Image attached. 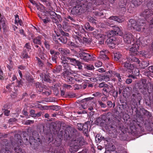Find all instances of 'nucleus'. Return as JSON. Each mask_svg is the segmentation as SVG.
Instances as JSON below:
<instances>
[{
	"instance_id": "1",
	"label": "nucleus",
	"mask_w": 153,
	"mask_h": 153,
	"mask_svg": "<svg viewBox=\"0 0 153 153\" xmlns=\"http://www.w3.org/2000/svg\"><path fill=\"white\" fill-rule=\"evenodd\" d=\"M127 26L129 29L132 28L138 31L146 32L149 30V29H147L145 23L141 20L136 22L133 19H131L128 23Z\"/></svg>"
},
{
	"instance_id": "2",
	"label": "nucleus",
	"mask_w": 153,
	"mask_h": 153,
	"mask_svg": "<svg viewBox=\"0 0 153 153\" xmlns=\"http://www.w3.org/2000/svg\"><path fill=\"white\" fill-rule=\"evenodd\" d=\"M94 0H86L84 3L78 5L73 7L71 10V13L74 15H79L86 12L90 8L94 2ZM83 2H82V3Z\"/></svg>"
},
{
	"instance_id": "3",
	"label": "nucleus",
	"mask_w": 153,
	"mask_h": 153,
	"mask_svg": "<svg viewBox=\"0 0 153 153\" xmlns=\"http://www.w3.org/2000/svg\"><path fill=\"white\" fill-rule=\"evenodd\" d=\"M86 143L84 138L82 137H78L74 140H73L71 144V149L74 152L77 151L81 147Z\"/></svg>"
},
{
	"instance_id": "4",
	"label": "nucleus",
	"mask_w": 153,
	"mask_h": 153,
	"mask_svg": "<svg viewBox=\"0 0 153 153\" xmlns=\"http://www.w3.org/2000/svg\"><path fill=\"white\" fill-rule=\"evenodd\" d=\"M149 9L145 10L141 13V16L147 19L153 15L152 11L150 9L153 10V2H149L147 5Z\"/></svg>"
},
{
	"instance_id": "5",
	"label": "nucleus",
	"mask_w": 153,
	"mask_h": 153,
	"mask_svg": "<svg viewBox=\"0 0 153 153\" xmlns=\"http://www.w3.org/2000/svg\"><path fill=\"white\" fill-rule=\"evenodd\" d=\"M48 14L50 15L51 18L52 19L53 22L55 23L57 25L58 28H60L62 27L61 24H58L59 21L61 20V16L58 15L53 11H49Z\"/></svg>"
},
{
	"instance_id": "6",
	"label": "nucleus",
	"mask_w": 153,
	"mask_h": 153,
	"mask_svg": "<svg viewBox=\"0 0 153 153\" xmlns=\"http://www.w3.org/2000/svg\"><path fill=\"white\" fill-rule=\"evenodd\" d=\"M124 19L123 18H120L117 16H112L110 17L107 20L106 24L107 25L110 26L113 24L114 21H116L119 23H122L124 21Z\"/></svg>"
},
{
	"instance_id": "7",
	"label": "nucleus",
	"mask_w": 153,
	"mask_h": 153,
	"mask_svg": "<svg viewBox=\"0 0 153 153\" xmlns=\"http://www.w3.org/2000/svg\"><path fill=\"white\" fill-rule=\"evenodd\" d=\"M78 56L84 61L88 62L92 59V56L91 54L83 52L79 53Z\"/></svg>"
},
{
	"instance_id": "8",
	"label": "nucleus",
	"mask_w": 153,
	"mask_h": 153,
	"mask_svg": "<svg viewBox=\"0 0 153 153\" xmlns=\"http://www.w3.org/2000/svg\"><path fill=\"white\" fill-rule=\"evenodd\" d=\"M123 38L124 42L128 44L133 42L134 40L133 36L129 32H125L123 35Z\"/></svg>"
},
{
	"instance_id": "9",
	"label": "nucleus",
	"mask_w": 153,
	"mask_h": 153,
	"mask_svg": "<svg viewBox=\"0 0 153 153\" xmlns=\"http://www.w3.org/2000/svg\"><path fill=\"white\" fill-rule=\"evenodd\" d=\"M73 59V58L62 56L61 58V62L63 64V66L66 67L68 65V62L71 65Z\"/></svg>"
},
{
	"instance_id": "10",
	"label": "nucleus",
	"mask_w": 153,
	"mask_h": 153,
	"mask_svg": "<svg viewBox=\"0 0 153 153\" xmlns=\"http://www.w3.org/2000/svg\"><path fill=\"white\" fill-rule=\"evenodd\" d=\"M139 48L138 44H134L132 46L130 49L129 55L130 56H135L138 54V50Z\"/></svg>"
},
{
	"instance_id": "11",
	"label": "nucleus",
	"mask_w": 153,
	"mask_h": 153,
	"mask_svg": "<svg viewBox=\"0 0 153 153\" xmlns=\"http://www.w3.org/2000/svg\"><path fill=\"white\" fill-rule=\"evenodd\" d=\"M76 28L78 29V31L76 32H75L76 34L79 36L80 37H82L83 36V34L85 32V30L82 26H80L79 25H77L76 26Z\"/></svg>"
},
{
	"instance_id": "12",
	"label": "nucleus",
	"mask_w": 153,
	"mask_h": 153,
	"mask_svg": "<svg viewBox=\"0 0 153 153\" xmlns=\"http://www.w3.org/2000/svg\"><path fill=\"white\" fill-rule=\"evenodd\" d=\"M40 76L41 77V79H42V81H44L47 82H51V80L50 79V77L48 74H45L42 73L40 74Z\"/></svg>"
},
{
	"instance_id": "13",
	"label": "nucleus",
	"mask_w": 153,
	"mask_h": 153,
	"mask_svg": "<svg viewBox=\"0 0 153 153\" xmlns=\"http://www.w3.org/2000/svg\"><path fill=\"white\" fill-rule=\"evenodd\" d=\"M127 0H120L119 3L120 9H122L124 12L126 10V7L128 6Z\"/></svg>"
},
{
	"instance_id": "14",
	"label": "nucleus",
	"mask_w": 153,
	"mask_h": 153,
	"mask_svg": "<svg viewBox=\"0 0 153 153\" xmlns=\"http://www.w3.org/2000/svg\"><path fill=\"white\" fill-rule=\"evenodd\" d=\"M136 123L137 122L136 121L133 120L132 121L130 124V129L131 130V132L134 134L137 133V129L135 126Z\"/></svg>"
},
{
	"instance_id": "15",
	"label": "nucleus",
	"mask_w": 153,
	"mask_h": 153,
	"mask_svg": "<svg viewBox=\"0 0 153 153\" xmlns=\"http://www.w3.org/2000/svg\"><path fill=\"white\" fill-rule=\"evenodd\" d=\"M8 141L6 140H4L1 142V144L3 146L2 147L1 151H2L3 152H5V151L7 152L8 151L7 148L8 147Z\"/></svg>"
},
{
	"instance_id": "16",
	"label": "nucleus",
	"mask_w": 153,
	"mask_h": 153,
	"mask_svg": "<svg viewBox=\"0 0 153 153\" xmlns=\"http://www.w3.org/2000/svg\"><path fill=\"white\" fill-rule=\"evenodd\" d=\"M35 86L37 90L39 92L44 91V90H45V86L40 84L39 82H37L35 83Z\"/></svg>"
},
{
	"instance_id": "17",
	"label": "nucleus",
	"mask_w": 153,
	"mask_h": 153,
	"mask_svg": "<svg viewBox=\"0 0 153 153\" xmlns=\"http://www.w3.org/2000/svg\"><path fill=\"white\" fill-rule=\"evenodd\" d=\"M141 113L143 114L144 116L143 118H147L148 119L151 118L152 117V115L149 112L144 109H142L141 110Z\"/></svg>"
},
{
	"instance_id": "18",
	"label": "nucleus",
	"mask_w": 153,
	"mask_h": 153,
	"mask_svg": "<svg viewBox=\"0 0 153 153\" xmlns=\"http://www.w3.org/2000/svg\"><path fill=\"white\" fill-rule=\"evenodd\" d=\"M127 60L130 62H134L138 64H139L140 63V60L134 56H131V57L129 56L127 58Z\"/></svg>"
},
{
	"instance_id": "19",
	"label": "nucleus",
	"mask_w": 153,
	"mask_h": 153,
	"mask_svg": "<svg viewBox=\"0 0 153 153\" xmlns=\"http://www.w3.org/2000/svg\"><path fill=\"white\" fill-rule=\"evenodd\" d=\"M31 37L32 39L33 42L34 44L39 45L41 44V37L40 36H39L37 37L33 38V35H32Z\"/></svg>"
},
{
	"instance_id": "20",
	"label": "nucleus",
	"mask_w": 153,
	"mask_h": 153,
	"mask_svg": "<svg viewBox=\"0 0 153 153\" xmlns=\"http://www.w3.org/2000/svg\"><path fill=\"white\" fill-rule=\"evenodd\" d=\"M114 27V30H113L115 35H118L121 36L122 35V32L121 31L120 28L116 25L112 26Z\"/></svg>"
},
{
	"instance_id": "21",
	"label": "nucleus",
	"mask_w": 153,
	"mask_h": 153,
	"mask_svg": "<svg viewBox=\"0 0 153 153\" xmlns=\"http://www.w3.org/2000/svg\"><path fill=\"white\" fill-rule=\"evenodd\" d=\"M6 19L4 18H1L0 20V29L1 27L4 30H5L6 28Z\"/></svg>"
},
{
	"instance_id": "22",
	"label": "nucleus",
	"mask_w": 153,
	"mask_h": 153,
	"mask_svg": "<svg viewBox=\"0 0 153 153\" xmlns=\"http://www.w3.org/2000/svg\"><path fill=\"white\" fill-rule=\"evenodd\" d=\"M58 50L63 56V55L69 54L70 53V51L67 49L60 48L58 49Z\"/></svg>"
},
{
	"instance_id": "23",
	"label": "nucleus",
	"mask_w": 153,
	"mask_h": 153,
	"mask_svg": "<svg viewBox=\"0 0 153 153\" xmlns=\"http://www.w3.org/2000/svg\"><path fill=\"white\" fill-rule=\"evenodd\" d=\"M71 65H73L77 66L79 69L82 68V67L81 65V63L78 60H77L75 59L74 58Z\"/></svg>"
},
{
	"instance_id": "24",
	"label": "nucleus",
	"mask_w": 153,
	"mask_h": 153,
	"mask_svg": "<svg viewBox=\"0 0 153 153\" xmlns=\"http://www.w3.org/2000/svg\"><path fill=\"white\" fill-rule=\"evenodd\" d=\"M132 96L136 100H137L140 103V100H142V97L141 94L138 92H135L132 95Z\"/></svg>"
},
{
	"instance_id": "25",
	"label": "nucleus",
	"mask_w": 153,
	"mask_h": 153,
	"mask_svg": "<svg viewBox=\"0 0 153 153\" xmlns=\"http://www.w3.org/2000/svg\"><path fill=\"white\" fill-rule=\"evenodd\" d=\"M89 104L88 105V109L90 111H92L94 109H95L96 104L94 102L89 101L88 102Z\"/></svg>"
},
{
	"instance_id": "26",
	"label": "nucleus",
	"mask_w": 153,
	"mask_h": 153,
	"mask_svg": "<svg viewBox=\"0 0 153 153\" xmlns=\"http://www.w3.org/2000/svg\"><path fill=\"white\" fill-rule=\"evenodd\" d=\"M16 144H15V146L14 147V149L16 153H25L24 150L21 148L19 146H17Z\"/></svg>"
},
{
	"instance_id": "27",
	"label": "nucleus",
	"mask_w": 153,
	"mask_h": 153,
	"mask_svg": "<svg viewBox=\"0 0 153 153\" xmlns=\"http://www.w3.org/2000/svg\"><path fill=\"white\" fill-rule=\"evenodd\" d=\"M131 2L132 4V5H131V6L132 7H134V6H137L140 4L142 0H132Z\"/></svg>"
},
{
	"instance_id": "28",
	"label": "nucleus",
	"mask_w": 153,
	"mask_h": 153,
	"mask_svg": "<svg viewBox=\"0 0 153 153\" xmlns=\"http://www.w3.org/2000/svg\"><path fill=\"white\" fill-rule=\"evenodd\" d=\"M55 34H53L52 38L53 40L55 41L56 43H57L59 42V39H60V38L59 37V35L57 34L56 32L55 31Z\"/></svg>"
},
{
	"instance_id": "29",
	"label": "nucleus",
	"mask_w": 153,
	"mask_h": 153,
	"mask_svg": "<svg viewBox=\"0 0 153 153\" xmlns=\"http://www.w3.org/2000/svg\"><path fill=\"white\" fill-rule=\"evenodd\" d=\"M39 53L41 59L43 60H45L46 59V55L44 53L43 51H44V49L43 48H42V49L40 48H39Z\"/></svg>"
},
{
	"instance_id": "30",
	"label": "nucleus",
	"mask_w": 153,
	"mask_h": 153,
	"mask_svg": "<svg viewBox=\"0 0 153 153\" xmlns=\"http://www.w3.org/2000/svg\"><path fill=\"white\" fill-rule=\"evenodd\" d=\"M99 36L102 39L101 40H100L99 41V43L100 45H102L104 43V39L106 38V35H104V34H100L99 35Z\"/></svg>"
},
{
	"instance_id": "31",
	"label": "nucleus",
	"mask_w": 153,
	"mask_h": 153,
	"mask_svg": "<svg viewBox=\"0 0 153 153\" xmlns=\"http://www.w3.org/2000/svg\"><path fill=\"white\" fill-rule=\"evenodd\" d=\"M149 65L148 61H142L141 64H140L139 65L143 68H145L147 67Z\"/></svg>"
},
{
	"instance_id": "32",
	"label": "nucleus",
	"mask_w": 153,
	"mask_h": 153,
	"mask_svg": "<svg viewBox=\"0 0 153 153\" xmlns=\"http://www.w3.org/2000/svg\"><path fill=\"white\" fill-rule=\"evenodd\" d=\"M95 139L97 143H100L103 139V140H105L103 137H102L101 135L99 134H97L96 135Z\"/></svg>"
},
{
	"instance_id": "33",
	"label": "nucleus",
	"mask_w": 153,
	"mask_h": 153,
	"mask_svg": "<svg viewBox=\"0 0 153 153\" xmlns=\"http://www.w3.org/2000/svg\"><path fill=\"white\" fill-rule=\"evenodd\" d=\"M123 66L125 68L130 70H131L133 67L131 65L129 62H124L123 64Z\"/></svg>"
},
{
	"instance_id": "34",
	"label": "nucleus",
	"mask_w": 153,
	"mask_h": 153,
	"mask_svg": "<svg viewBox=\"0 0 153 153\" xmlns=\"http://www.w3.org/2000/svg\"><path fill=\"white\" fill-rule=\"evenodd\" d=\"M88 126L87 123H85L84 124L83 126V128L82 130L83 132L85 133V135H87V133L88 131Z\"/></svg>"
},
{
	"instance_id": "35",
	"label": "nucleus",
	"mask_w": 153,
	"mask_h": 153,
	"mask_svg": "<svg viewBox=\"0 0 153 153\" xmlns=\"http://www.w3.org/2000/svg\"><path fill=\"white\" fill-rule=\"evenodd\" d=\"M121 54L119 52H117L114 53V58L115 60L116 61L118 60L121 56Z\"/></svg>"
},
{
	"instance_id": "36",
	"label": "nucleus",
	"mask_w": 153,
	"mask_h": 153,
	"mask_svg": "<svg viewBox=\"0 0 153 153\" xmlns=\"http://www.w3.org/2000/svg\"><path fill=\"white\" fill-rule=\"evenodd\" d=\"M62 70V66L61 65H59L56 67L55 69L53 70V72L54 73H58Z\"/></svg>"
},
{
	"instance_id": "37",
	"label": "nucleus",
	"mask_w": 153,
	"mask_h": 153,
	"mask_svg": "<svg viewBox=\"0 0 153 153\" xmlns=\"http://www.w3.org/2000/svg\"><path fill=\"white\" fill-rule=\"evenodd\" d=\"M15 138L16 139L17 144L19 145L21 144L22 142V140L21 139V137L19 134H16L15 136Z\"/></svg>"
},
{
	"instance_id": "38",
	"label": "nucleus",
	"mask_w": 153,
	"mask_h": 153,
	"mask_svg": "<svg viewBox=\"0 0 153 153\" xmlns=\"http://www.w3.org/2000/svg\"><path fill=\"white\" fill-rule=\"evenodd\" d=\"M21 57L25 59H26L29 57L26 49H25L23 51L22 53L21 54Z\"/></svg>"
},
{
	"instance_id": "39",
	"label": "nucleus",
	"mask_w": 153,
	"mask_h": 153,
	"mask_svg": "<svg viewBox=\"0 0 153 153\" xmlns=\"http://www.w3.org/2000/svg\"><path fill=\"white\" fill-rule=\"evenodd\" d=\"M136 100L133 97L131 98V102L132 103V104L131 105V107L132 109L136 108V105H137V102Z\"/></svg>"
},
{
	"instance_id": "40",
	"label": "nucleus",
	"mask_w": 153,
	"mask_h": 153,
	"mask_svg": "<svg viewBox=\"0 0 153 153\" xmlns=\"http://www.w3.org/2000/svg\"><path fill=\"white\" fill-rule=\"evenodd\" d=\"M68 41V38L64 36H62L60 37V39L59 41L63 43L64 44H66L67 43Z\"/></svg>"
},
{
	"instance_id": "41",
	"label": "nucleus",
	"mask_w": 153,
	"mask_h": 153,
	"mask_svg": "<svg viewBox=\"0 0 153 153\" xmlns=\"http://www.w3.org/2000/svg\"><path fill=\"white\" fill-rule=\"evenodd\" d=\"M85 27L86 29L89 31H92L94 29V28L90 26L88 23H86Z\"/></svg>"
},
{
	"instance_id": "42",
	"label": "nucleus",
	"mask_w": 153,
	"mask_h": 153,
	"mask_svg": "<svg viewBox=\"0 0 153 153\" xmlns=\"http://www.w3.org/2000/svg\"><path fill=\"white\" fill-rule=\"evenodd\" d=\"M62 139L57 138L54 142V144L57 146H59L61 144Z\"/></svg>"
},
{
	"instance_id": "43",
	"label": "nucleus",
	"mask_w": 153,
	"mask_h": 153,
	"mask_svg": "<svg viewBox=\"0 0 153 153\" xmlns=\"http://www.w3.org/2000/svg\"><path fill=\"white\" fill-rule=\"evenodd\" d=\"M114 33L113 31L111 30L107 32L106 34H104V35H106V37L110 38L113 36L114 35Z\"/></svg>"
},
{
	"instance_id": "44",
	"label": "nucleus",
	"mask_w": 153,
	"mask_h": 153,
	"mask_svg": "<svg viewBox=\"0 0 153 153\" xmlns=\"http://www.w3.org/2000/svg\"><path fill=\"white\" fill-rule=\"evenodd\" d=\"M150 87L148 88V91L150 95L153 96V85L150 84Z\"/></svg>"
},
{
	"instance_id": "45",
	"label": "nucleus",
	"mask_w": 153,
	"mask_h": 153,
	"mask_svg": "<svg viewBox=\"0 0 153 153\" xmlns=\"http://www.w3.org/2000/svg\"><path fill=\"white\" fill-rule=\"evenodd\" d=\"M62 74L63 75V77L64 78H66L68 76L70 75V73L67 70H65V71L63 72Z\"/></svg>"
},
{
	"instance_id": "46",
	"label": "nucleus",
	"mask_w": 153,
	"mask_h": 153,
	"mask_svg": "<svg viewBox=\"0 0 153 153\" xmlns=\"http://www.w3.org/2000/svg\"><path fill=\"white\" fill-rule=\"evenodd\" d=\"M37 5L36 6L38 9L40 10L41 11H42L44 10V7L42 4H40L39 3H37Z\"/></svg>"
},
{
	"instance_id": "47",
	"label": "nucleus",
	"mask_w": 153,
	"mask_h": 153,
	"mask_svg": "<svg viewBox=\"0 0 153 153\" xmlns=\"http://www.w3.org/2000/svg\"><path fill=\"white\" fill-rule=\"evenodd\" d=\"M50 106L51 107V109L53 110L57 111L60 109V107L58 105H53Z\"/></svg>"
},
{
	"instance_id": "48",
	"label": "nucleus",
	"mask_w": 153,
	"mask_h": 153,
	"mask_svg": "<svg viewBox=\"0 0 153 153\" xmlns=\"http://www.w3.org/2000/svg\"><path fill=\"white\" fill-rule=\"evenodd\" d=\"M148 41H149V40L146 39H144V40H142V41L140 42L141 44L143 46H145L146 45H147L148 43Z\"/></svg>"
},
{
	"instance_id": "49",
	"label": "nucleus",
	"mask_w": 153,
	"mask_h": 153,
	"mask_svg": "<svg viewBox=\"0 0 153 153\" xmlns=\"http://www.w3.org/2000/svg\"><path fill=\"white\" fill-rule=\"evenodd\" d=\"M102 79L104 81H108L110 79L109 76L108 75H104L102 76Z\"/></svg>"
},
{
	"instance_id": "50",
	"label": "nucleus",
	"mask_w": 153,
	"mask_h": 153,
	"mask_svg": "<svg viewBox=\"0 0 153 153\" xmlns=\"http://www.w3.org/2000/svg\"><path fill=\"white\" fill-rule=\"evenodd\" d=\"M113 74L115 76L117 77L118 80L119 82H121L122 81V80L121 78V76H120V75L118 73H115V72H114V73Z\"/></svg>"
},
{
	"instance_id": "51",
	"label": "nucleus",
	"mask_w": 153,
	"mask_h": 153,
	"mask_svg": "<svg viewBox=\"0 0 153 153\" xmlns=\"http://www.w3.org/2000/svg\"><path fill=\"white\" fill-rule=\"evenodd\" d=\"M74 77L70 76V75L69 76H68L67 77L65 78V79L66 81L68 82H72L74 80Z\"/></svg>"
},
{
	"instance_id": "52",
	"label": "nucleus",
	"mask_w": 153,
	"mask_h": 153,
	"mask_svg": "<svg viewBox=\"0 0 153 153\" xmlns=\"http://www.w3.org/2000/svg\"><path fill=\"white\" fill-rule=\"evenodd\" d=\"M85 68L86 69L89 70H92L94 68V66L91 64L86 65Z\"/></svg>"
},
{
	"instance_id": "53",
	"label": "nucleus",
	"mask_w": 153,
	"mask_h": 153,
	"mask_svg": "<svg viewBox=\"0 0 153 153\" xmlns=\"http://www.w3.org/2000/svg\"><path fill=\"white\" fill-rule=\"evenodd\" d=\"M68 45L72 48L76 47L77 46L75 44L71 41H68Z\"/></svg>"
},
{
	"instance_id": "54",
	"label": "nucleus",
	"mask_w": 153,
	"mask_h": 153,
	"mask_svg": "<svg viewBox=\"0 0 153 153\" xmlns=\"http://www.w3.org/2000/svg\"><path fill=\"white\" fill-rule=\"evenodd\" d=\"M34 123V120H26L25 122V124L26 125H29L30 124H32Z\"/></svg>"
},
{
	"instance_id": "55",
	"label": "nucleus",
	"mask_w": 153,
	"mask_h": 153,
	"mask_svg": "<svg viewBox=\"0 0 153 153\" xmlns=\"http://www.w3.org/2000/svg\"><path fill=\"white\" fill-rule=\"evenodd\" d=\"M36 59L38 61V63L40 67H42L44 64L40 59L39 58L36 57Z\"/></svg>"
},
{
	"instance_id": "56",
	"label": "nucleus",
	"mask_w": 153,
	"mask_h": 153,
	"mask_svg": "<svg viewBox=\"0 0 153 153\" xmlns=\"http://www.w3.org/2000/svg\"><path fill=\"white\" fill-rule=\"evenodd\" d=\"M45 91V90H44ZM51 91H45V92H43L42 93V94L43 95H46L47 96H48L49 95L51 94Z\"/></svg>"
},
{
	"instance_id": "57",
	"label": "nucleus",
	"mask_w": 153,
	"mask_h": 153,
	"mask_svg": "<svg viewBox=\"0 0 153 153\" xmlns=\"http://www.w3.org/2000/svg\"><path fill=\"white\" fill-rule=\"evenodd\" d=\"M67 96L69 98H71L75 97V95L73 93H69L67 94Z\"/></svg>"
},
{
	"instance_id": "58",
	"label": "nucleus",
	"mask_w": 153,
	"mask_h": 153,
	"mask_svg": "<svg viewBox=\"0 0 153 153\" xmlns=\"http://www.w3.org/2000/svg\"><path fill=\"white\" fill-rule=\"evenodd\" d=\"M16 121V119L15 118H12L10 119L8 122L10 124H12L13 122H15Z\"/></svg>"
},
{
	"instance_id": "59",
	"label": "nucleus",
	"mask_w": 153,
	"mask_h": 153,
	"mask_svg": "<svg viewBox=\"0 0 153 153\" xmlns=\"http://www.w3.org/2000/svg\"><path fill=\"white\" fill-rule=\"evenodd\" d=\"M102 62L100 61H97L95 63V66L99 67L101 66L102 65Z\"/></svg>"
},
{
	"instance_id": "60",
	"label": "nucleus",
	"mask_w": 153,
	"mask_h": 153,
	"mask_svg": "<svg viewBox=\"0 0 153 153\" xmlns=\"http://www.w3.org/2000/svg\"><path fill=\"white\" fill-rule=\"evenodd\" d=\"M30 114L31 117H36V114H35V111L33 109L30 111Z\"/></svg>"
},
{
	"instance_id": "61",
	"label": "nucleus",
	"mask_w": 153,
	"mask_h": 153,
	"mask_svg": "<svg viewBox=\"0 0 153 153\" xmlns=\"http://www.w3.org/2000/svg\"><path fill=\"white\" fill-rule=\"evenodd\" d=\"M66 19H68V21H69L70 20L71 21L74 22L75 20L74 18L71 16H70L68 15L67 16H66Z\"/></svg>"
},
{
	"instance_id": "62",
	"label": "nucleus",
	"mask_w": 153,
	"mask_h": 153,
	"mask_svg": "<svg viewBox=\"0 0 153 153\" xmlns=\"http://www.w3.org/2000/svg\"><path fill=\"white\" fill-rule=\"evenodd\" d=\"M73 37L75 39H77L79 42H80V40L81 39V38H82L76 34V35H74Z\"/></svg>"
},
{
	"instance_id": "63",
	"label": "nucleus",
	"mask_w": 153,
	"mask_h": 153,
	"mask_svg": "<svg viewBox=\"0 0 153 153\" xmlns=\"http://www.w3.org/2000/svg\"><path fill=\"white\" fill-rule=\"evenodd\" d=\"M84 124L82 123H78L77 127L78 128L79 130H82L83 128V126Z\"/></svg>"
},
{
	"instance_id": "64",
	"label": "nucleus",
	"mask_w": 153,
	"mask_h": 153,
	"mask_svg": "<svg viewBox=\"0 0 153 153\" xmlns=\"http://www.w3.org/2000/svg\"><path fill=\"white\" fill-rule=\"evenodd\" d=\"M25 48L27 49L29 51L31 49V47L29 43H27L25 46Z\"/></svg>"
}]
</instances>
